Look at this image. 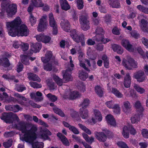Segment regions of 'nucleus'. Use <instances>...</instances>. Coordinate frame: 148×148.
Instances as JSON below:
<instances>
[{
  "label": "nucleus",
  "instance_id": "nucleus-1",
  "mask_svg": "<svg viewBox=\"0 0 148 148\" xmlns=\"http://www.w3.org/2000/svg\"><path fill=\"white\" fill-rule=\"evenodd\" d=\"M13 127L21 131L23 135L20 136V139L32 144V148L44 147V143L42 142H34L37 138L36 132L38 127L36 125L31 123L25 124L24 122H21L17 125H14Z\"/></svg>",
  "mask_w": 148,
  "mask_h": 148
},
{
  "label": "nucleus",
  "instance_id": "nucleus-2",
  "mask_svg": "<svg viewBox=\"0 0 148 148\" xmlns=\"http://www.w3.org/2000/svg\"><path fill=\"white\" fill-rule=\"evenodd\" d=\"M21 21L20 18L18 16L13 21L6 22V26L9 35L12 37L26 36L29 34V30L25 25L19 26Z\"/></svg>",
  "mask_w": 148,
  "mask_h": 148
},
{
  "label": "nucleus",
  "instance_id": "nucleus-3",
  "mask_svg": "<svg viewBox=\"0 0 148 148\" xmlns=\"http://www.w3.org/2000/svg\"><path fill=\"white\" fill-rule=\"evenodd\" d=\"M73 69H72L70 70H67L65 71H62V73L64 74L63 79V81L58 76L56 75L53 76V79L54 80L59 86L62 85L63 83H66L72 80V79L71 75V71Z\"/></svg>",
  "mask_w": 148,
  "mask_h": 148
},
{
  "label": "nucleus",
  "instance_id": "nucleus-4",
  "mask_svg": "<svg viewBox=\"0 0 148 148\" xmlns=\"http://www.w3.org/2000/svg\"><path fill=\"white\" fill-rule=\"evenodd\" d=\"M122 64L126 69L128 70H132L138 67L137 62L130 56H127L123 59Z\"/></svg>",
  "mask_w": 148,
  "mask_h": 148
},
{
  "label": "nucleus",
  "instance_id": "nucleus-5",
  "mask_svg": "<svg viewBox=\"0 0 148 148\" xmlns=\"http://www.w3.org/2000/svg\"><path fill=\"white\" fill-rule=\"evenodd\" d=\"M52 53L50 51H47L45 54V57L41 58V60L42 62L45 63L47 64L44 66V69L47 71H50L51 70L52 66L50 64H53L54 62L53 58H52Z\"/></svg>",
  "mask_w": 148,
  "mask_h": 148
},
{
  "label": "nucleus",
  "instance_id": "nucleus-6",
  "mask_svg": "<svg viewBox=\"0 0 148 148\" xmlns=\"http://www.w3.org/2000/svg\"><path fill=\"white\" fill-rule=\"evenodd\" d=\"M103 117L101 112L97 109H95L91 119L90 121H86L87 124H95L96 123H100L102 120Z\"/></svg>",
  "mask_w": 148,
  "mask_h": 148
},
{
  "label": "nucleus",
  "instance_id": "nucleus-7",
  "mask_svg": "<svg viewBox=\"0 0 148 148\" xmlns=\"http://www.w3.org/2000/svg\"><path fill=\"white\" fill-rule=\"evenodd\" d=\"M96 35L93 38L94 40L98 42H101L104 44L107 43L110 41L108 39L104 38H103V30L101 28H98L96 30Z\"/></svg>",
  "mask_w": 148,
  "mask_h": 148
},
{
  "label": "nucleus",
  "instance_id": "nucleus-8",
  "mask_svg": "<svg viewBox=\"0 0 148 148\" xmlns=\"http://www.w3.org/2000/svg\"><path fill=\"white\" fill-rule=\"evenodd\" d=\"M15 119L18 121L19 118L18 116L15 114H13L10 113H4L2 114L1 117V120H3L6 123H12V120L13 119Z\"/></svg>",
  "mask_w": 148,
  "mask_h": 148
},
{
  "label": "nucleus",
  "instance_id": "nucleus-9",
  "mask_svg": "<svg viewBox=\"0 0 148 148\" xmlns=\"http://www.w3.org/2000/svg\"><path fill=\"white\" fill-rule=\"evenodd\" d=\"M47 18V15H44L40 19V22L38 27V32L43 31L46 28L48 25Z\"/></svg>",
  "mask_w": 148,
  "mask_h": 148
},
{
  "label": "nucleus",
  "instance_id": "nucleus-10",
  "mask_svg": "<svg viewBox=\"0 0 148 148\" xmlns=\"http://www.w3.org/2000/svg\"><path fill=\"white\" fill-rule=\"evenodd\" d=\"M80 96L81 94L76 91H67L64 95V98H68L70 99H74L79 97Z\"/></svg>",
  "mask_w": 148,
  "mask_h": 148
},
{
  "label": "nucleus",
  "instance_id": "nucleus-11",
  "mask_svg": "<svg viewBox=\"0 0 148 148\" xmlns=\"http://www.w3.org/2000/svg\"><path fill=\"white\" fill-rule=\"evenodd\" d=\"M105 104L108 108L113 109V111L116 114H118L120 113V108L119 105L114 104V102L112 101L106 102Z\"/></svg>",
  "mask_w": 148,
  "mask_h": 148
},
{
  "label": "nucleus",
  "instance_id": "nucleus-12",
  "mask_svg": "<svg viewBox=\"0 0 148 148\" xmlns=\"http://www.w3.org/2000/svg\"><path fill=\"white\" fill-rule=\"evenodd\" d=\"M17 6L15 4L10 5L7 8L6 12L8 17H12L17 12Z\"/></svg>",
  "mask_w": 148,
  "mask_h": 148
},
{
  "label": "nucleus",
  "instance_id": "nucleus-13",
  "mask_svg": "<svg viewBox=\"0 0 148 148\" xmlns=\"http://www.w3.org/2000/svg\"><path fill=\"white\" fill-rule=\"evenodd\" d=\"M32 3L27 9V11L30 13L33 10L34 6L36 7H41L44 6V4L40 0H31Z\"/></svg>",
  "mask_w": 148,
  "mask_h": 148
},
{
  "label": "nucleus",
  "instance_id": "nucleus-14",
  "mask_svg": "<svg viewBox=\"0 0 148 148\" xmlns=\"http://www.w3.org/2000/svg\"><path fill=\"white\" fill-rule=\"evenodd\" d=\"M70 35L73 40L76 42H81L82 41L83 35L79 34L75 30L72 31Z\"/></svg>",
  "mask_w": 148,
  "mask_h": 148
},
{
  "label": "nucleus",
  "instance_id": "nucleus-15",
  "mask_svg": "<svg viewBox=\"0 0 148 148\" xmlns=\"http://www.w3.org/2000/svg\"><path fill=\"white\" fill-rule=\"evenodd\" d=\"M105 132V133L103 132H95V136L96 138L99 141L101 142H104L106 140L107 137L106 133V131H107L106 129L103 130Z\"/></svg>",
  "mask_w": 148,
  "mask_h": 148
},
{
  "label": "nucleus",
  "instance_id": "nucleus-16",
  "mask_svg": "<svg viewBox=\"0 0 148 148\" xmlns=\"http://www.w3.org/2000/svg\"><path fill=\"white\" fill-rule=\"evenodd\" d=\"M40 134L39 135V137L45 140H50L51 139L48 136L51 135V133L47 129L41 130Z\"/></svg>",
  "mask_w": 148,
  "mask_h": 148
},
{
  "label": "nucleus",
  "instance_id": "nucleus-17",
  "mask_svg": "<svg viewBox=\"0 0 148 148\" xmlns=\"http://www.w3.org/2000/svg\"><path fill=\"white\" fill-rule=\"evenodd\" d=\"M121 45L127 50L130 52L136 51V50L134 49V48L130 44L128 40L126 39L122 40Z\"/></svg>",
  "mask_w": 148,
  "mask_h": 148
},
{
  "label": "nucleus",
  "instance_id": "nucleus-18",
  "mask_svg": "<svg viewBox=\"0 0 148 148\" xmlns=\"http://www.w3.org/2000/svg\"><path fill=\"white\" fill-rule=\"evenodd\" d=\"M134 77L138 82L143 81L145 79V76L143 71H139L134 74Z\"/></svg>",
  "mask_w": 148,
  "mask_h": 148
},
{
  "label": "nucleus",
  "instance_id": "nucleus-19",
  "mask_svg": "<svg viewBox=\"0 0 148 148\" xmlns=\"http://www.w3.org/2000/svg\"><path fill=\"white\" fill-rule=\"evenodd\" d=\"M33 53L32 52H30L29 54H28L27 56L25 55H21V60L22 63L26 65H28L29 64L28 61V59L29 58L31 61L34 60L35 58L29 57V56L32 55Z\"/></svg>",
  "mask_w": 148,
  "mask_h": 148
},
{
  "label": "nucleus",
  "instance_id": "nucleus-20",
  "mask_svg": "<svg viewBox=\"0 0 148 148\" xmlns=\"http://www.w3.org/2000/svg\"><path fill=\"white\" fill-rule=\"evenodd\" d=\"M139 26L143 31L148 33V23L146 20L142 19L139 22Z\"/></svg>",
  "mask_w": 148,
  "mask_h": 148
},
{
  "label": "nucleus",
  "instance_id": "nucleus-21",
  "mask_svg": "<svg viewBox=\"0 0 148 148\" xmlns=\"http://www.w3.org/2000/svg\"><path fill=\"white\" fill-rule=\"evenodd\" d=\"M106 120L108 124L114 126H115L116 125V121L112 115H107L106 117Z\"/></svg>",
  "mask_w": 148,
  "mask_h": 148
},
{
  "label": "nucleus",
  "instance_id": "nucleus-22",
  "mask_svg": "<svg viewBox=\"0 0 148 148\" xmlns=\"http://www.w3.org/2000/svg\"><path fill=\"white\" fill-rule=\"evenodd\" d=\"M60 25L62 28L66 32L70 31V25L69 23L67 20H63L61 22Z\"/></svg>",
  "mask_w": 148,
  "mask_h": 148
},
{
  "label": "nucleus",
  "instance_id": "nucleus-23",
  "mask_svg": "<svg viewBox=\"0 0 148 148\" xmlns=\"http://www.w3.org/2000/svg\"><path fill=\"white\" fill-rule=\"evenodd\" d=\"M42 94L39 91H37L36 94L34 93H31L30 94L31 97L36 101L42 100H43V98L42 97Z\"/></svg>",
  "mask_w": 148,
  "mask_h": 148
},
{
  "label": "nucleus",
  "instance_id": "nucleus-24",
  "mask_svg": "<svg viewBox=\"0 0 148 148\" xmlns=\"http://www.w3.org/2000/svg\"><path fill=\"white\" fill-rule=\"evenodd\" d=\"M31 46V50L34 53L38 52L42 47L41 44L40 43H32Z\"/></svg>",
  "mask_w": 148,
  "mask_h": 148
},
{
  "label": "nucleus",
  "instance_id": "nucleus-25",
  "mask_svg": "<svg viewBox=\"0 0 148 148\" xmlns=\"http://www.w3.org/2000/svg\"><path fill=\"white\" fill-rule=\"evenodd\" d=\"M131 108L130 103L128 101L123 102V105L122 106L123 111L125 113H128L130 111Z\"/></svg>",
  "mask_w": 148,
  "mask_h": 148
},
{
  "label": "nucleus",
  "instance_id": "nucleus-26",
  "mask_svg": "<svg viewBox=\"0 0 148 148\" xmlns=\"http://www.w3.org/2000/svg\"><path fill=\"white\" fill-rule=\"evenodd\" d=\"M60 1L61 8L62 10L67 11L70 8V6L66 0H60Z\"/></svg>",
  "mask_w": 148,
  "mask_h": 148
},
{
  "label": "nucleus",
  "instance_id": "nucleus-27",
  "mask_svg": "<svg viewBox=\"0 0 148 148\" xmlns=\"http://www.w3.org/2000/svg\"><path fill=\"white\" fill-rule=\"evenodd\" d=\"M57 136L60 139L64 145L67 146L69 145V143L68 140L66 137L65 136H63L61 133H58L57 134Z\"/></svg>",
  "mask_w": 148,
  "mask_h": 148
},
{
  "label": "nucleus",
  "instance_id": "nucleus-28",
  "mask_svg": "<svg viewBox=\"0 0 148 148\" xmlns=\"http://www.w3.org/2000/svg\"><path fill=\"white\" fill-rule=\"evenodd\" d=\"M111 46L113 50L118 53L122 54L123 53V49L121 46L115 44H112Z\"/></svg>",
  "mask_w": 148,
  "mask_h": 148
},
{
  "label": "nucleus",
  "instance_id": "nucleus-29",
  "mask_svg": "<svg viewBox=\"0 0 148 148\" xmlns=\"http://www.w3.org/2000/svg\"><path fill=\"white\" fill-rule=\"evenodd\" d=\"M131 84V77L128 74L126 75L125 77L123 84L125 87L126 88H128L130 86Z\"/></svg>",
  "mask_w": 148,
  "mask_h": 148
},
{
  "label": "nucleus",
  "instance_id": "nucleus-30",
  "mask_svg": "<svg viewBox=\"0 0 148 148\" xmlns=\"http://www.w3.org/2000/svg\"><path fill=\"white\" fill-rule=\"evenodd\" d=\"M49 23L50 26L52 27L57 26V25L55 20L53 14L51 13L49 15Z\"/></svg>",
  "mask_w": 148,
  "mask_h": 148
},
{
  "label": "nucleus",
  "instance_id": "nucleus-31",
  "mask_svg": "<svg viewBox=\"0 0 148 148\" xmlns=\"http://www.w3.org/2000/svg\"><path fill=\"white\" fill-rule=\"evenodd\" d=\"M28 78L30 80L36 81L38 82H40V78L36 75L32 73H30L28 74Z\"/></svg>",
  "mask_w": 148,
  "mask_h": 148
},
{
  "label": "nucleus",
  "instance_id": "nucleus-32",
  "mask_svg": "<svg viewBox=\"0 0 148 148\" xmlns=\"http://www.w3.org/2000/svg\"><path fill=\"white\" fill-rule=\"evenodd\" d=\"M86 64L88 65V66L90 67L91 66L90 63V62L88 60H85V64H84V70H85L87 71L86 73H85V74L84 73V79H86L88 77V73L89 72V69L87 68L86 66L85 65V64Z\"/></svg>",
  "mask_w": 148,
  "mask_h": 148
},
{
  "label": "nucleus",
  "instance_id": "nucleus-33",
  "mask_svg": "<svg viewBox=\"0 0 148 148\" xmlns=\"http://www.w3.org/2000/svg\"><path fill=\"white\" fill-rule=\"evenodd\" d=\"M122 134L123 136L126 138H127L129 137V134L127 127L124 126L123 128Z\"/></svg>",
  "mask_w": 148,
  "mask_h": 148
},
{
  "label": "nucleus",
  "instance_id": "nucleus-34",
  "mask_svg": "<svg viewBox=\"0 0 148 148\" xmlns=\"http://www.w3.org/2000/svg\"><path fill=\"white\" fill-rule=\"evenodd\" d=\"M95 92L97 95L100 97H101L103 95V89L100 86H97L95 87Z\"/></svg>",
  "mask_w": 148,
  "mask_h": 148
},
{
  "label": "nucleus",
  "instance_id": "nucleus-35",
  "mask_svg": "<svg viewBox=\"0 0 148 148\" xmlns=\"http://www.w3.org/2000/svg\"><path fill=\"white\" fill-rule=\"evenodd\" d=\"M110 5L113 8H118L120 7V3L118 0H114L109 2Z\"/></svg>",
  "mask_w": 148,
  "mask_h": 148
},
{
  "label": "nucleus",
  "instance_id": "nucleus-36",
  "mask_svg": "<svg viewBox=\"0 0 148 148\" xmlns=\"http://www.w3.org/2000/svg\"><path fill=\"white\" fill-rule=\"evenodd\" d=\"M112 92L118 98H121L123 96V95L116 88H113L112 90Z\"/></svg>",
  "mask_w": 148,
  "mask_h": 148
},
{
  "label": "nucleus",
  "instance_id": "nucleus-37",
  "mask_svg": "<svg viewBox=\"0 0 148 148\" xmlns=\"http://www.w3.org/2000/svg\"><path fill=\"white\" fill-rule=\"evenodd\" d=\"M15 96L18 98V102L21 105H25V103H26L25 102H21V100H23L25 101L26 99L23 96H21L20 95L16 93L15 94Z\"/></svg>",
  "mask_w": 148,
  "mask_h": 148
},
{
  "label": "nucleus",
  "instance_id": "nucleus-38",
  "mask_svg": "<svg viewBox=\"0 0 148 148\" xmlns=\"http://www.w3.org/2000/svg\"><path fill=\"white\" fill-rule=\"evenodd\" d=\"M0 65L5 67H7L10 66V63L7 58H4L3 59H0Z\"/></svg>",
  "mask_w": 148,
  "mask_h": 148
},
{
  "label": "nucleus",
  "instance_id": "nucleus-39",
  "mask_svg": "<svg viewBox=\"0 0 148 148\" xmlns=\"http://www.w3.org/2000/svg\"><path fill=\"white\" fill-rule=\"evenodd\" d=\"M78 52L79 53V55L78 56V60H79V64L80 66L82 67H83V53L81 52L80 49L78 50Z\"/></svg>",
  "mask_w": 148,
  "mask_h": 148
},
{
  "label": "nucleus",
  "instance_id": "nucleus-40",
  "mask_svg": "<svg viewBox=\"0 0 148 148\" xmlns=\"http://www.w3.org/2000/svg\"><path fill=\"white\" fill-rule=\"evenodd\" d=\"M134 106L137 110V111L140 112L143 110V108L139 101H137L135 103Z\"/></svg>",
  "mask_w": 148,
  "mask_h": 148
},
{
  "label": "nucleus",
  "instance_id": "nucleus-41",
  "mask_svg": "<svg viewBox=\"0 0 148 148\" xmlns=\"http://www.w3.org/2000/svg\"><path fill=\"white\" fill-rule=\"evenodd\" d=\"M136 7L140 11L148 14V8L145 7L141 5H138Z\"/></svg>",
  "mask_w": 148,
  "mask_h": 148
},
{
  "label": "nucleus",
  "instance_id": "nucleus-42",
  "mask_svg": "<svg viewBox=\"0 0 148 148\" xmlns=\"http://www.w3.org/2000/svg\"><path fill=\"white\" fill-rule=\"evenodd\" d=\"M131 122L132 123H137L140 120V116L138 115H135L132 116L131 119Z\"/></svg>",
  "mask_w": 148,
  "mask_h": 148
},
{
  "label": "nucleus",
  "instance_id": "nucleus-43",
  "mask_svg": "<svg viewBox=\"0 0 148 148\" xmlns=\"http://www.w3.org/2000/svg\"><path fill=\"white\" fill-rule=\"evenodd\" d=\"M53 110L54 112L56 114H58L61 116H64V113L59 109L55 107L53 108Z\"/></svg>",
  "mask_w": 148,
  "mask_h": 148
},
{
  "label": "nucleus",
  "instance_id": "nucleus-44",
  "mask_svg": "<svg viewBox=\"0 0 148 148\" xmlns=\"http://www.w3.org/2000/svg\"><path fill=\"white\" fill-rule=\"evenodd\" d=\"M84 138L87 142L90 144L92 143L94 140V138L93 137H89L87 135H84Z\"/></svg>",
  "mask_w": 148,
  "mask_h": 148
},
{
  "label": "nucleus",
  "instance_id": "nucleus-45",
  "mask_svg": "<svg viewBox=\"0 0 148 148\" xmlns=\"http://www.w3.org/2000/svg\"><path fill=\"white\" fill-rule=\"evenodd\" d=\"M12 140L11 139H9L8 140L4 142L3 145L5 148H8L11 146Z\"/></svg>",
  "mask_w": 148,
  "mask_h": 148
},
{
  "label": "nucleus",
  "instance_id": "nucleus-46",
  "mask_svg": "<svg viewBox=\"0 0 148 148\" xmlns=\"http://www.w3.org/2000/svg\"><path fill=\"white\" fill-rule=\"evenodd\" d=\"M84 31H86L90 28L88 18H84Z\"/></svg>",
  "mask_w": 148,
  "mask_h": 148
},
{
  "label": "nucleus",
  "instance_id": "nucleus-47",
  "mask_svg": "<svg viewBox=\"0 0 148 148\" xmlns=\"http://www.w3.org/2000/svg\"><path fill=\"white\" fill-rule=\"evenodd\" d=\"M134 49H135L136 51L134 52V53H136L137 52V51H138V53L142 56V57L145 59V56L144 52L140 47H138L137 49L134 48Z\"/></svg>",
  "mask_w": 148,
  "mask_h": 148
},
{
  "label": "nucleus",
  "instance_id": "nucleus-48",
  "mask_svg": "<svg viewBox=\"0 0 148 148\" xmlns=\"http://www.w3.org/2000/svg\"><path fill=\"white\" fill-rule=\"evenodd\" d=\"M47 97L50 101L54 102L57 99V97L55 95H52L50 93L48 94L47 95Z\"/></svg>",
  "mask_w": 148,
  "mask_h": 148
},
{
  "label": "nucleus",
  "instance_id": "nucleus-49",
  "mask_svg": "<svg viewBox=\"0 0 148 148\" xmlns=\"http://www.w3.org/2000/svg\"><path fill=\"white\" fill-rule=\"evenodd\" d=\"M134 87L137 92L140 94L143 93L145 92V90L144 88L140 87L136 84L134 85Z\"/></svg>",
  "mask_w": 148,
  "mask_h": 148
},
{
  "label": "nucleus",
  "instance_id": "nucleus-50",
  "mask_svg": "<svg viewBox=\"0 0 148 148\" xmlns=\"http://www.w3.org/2000/svg\"><path fill=\"white\" fill-rule=\"evenodd\" d=\"M29 21L32 26H33L34 25L36 22V18L34 17L31 13H30Z\"/></svg>",
  "mask_w": 148,
  "mask_h": 148
},
{
  "label": "nucleus",
  "instance_id": "nucleus-51",
  "mask_svg": "<svg viewBox=\"0 0 148 148\" xmlns=\"http://www.w3.org/2000/svg\"><path fill=\"white\" fill-rule=\"evenodd\" d=\"M3 95L5 97H2V95L0 94V101H3V102H9V101L8 100V96L6 93L3 92Z\"/></svg>",
  "mask_w": 148,
  "mask_h": 148
},
{
  "label": "nucleus",
  "instance_id": "nucleus-52",
  "mask_svg": "<svg viewBox=\"0 0 148 148\" xmlns=\"http://www.w3.org/2000/svg\"><path fill=\"white\" fill-rule=\"evenodd\" d=\"M117 145L120 148H129L127 145L124 142L120 141L117 143Z\"/></svg>",
  "mask_w": 148,
  "mask_h": 148
},
{
  "label": "nucleus",
  "instance_id": "nucleus-53",
  "mask_svg": "<svg viewBox=\"0 0 148 148\" xmlns=\"http://www.w3.org/2000/svg\"><path fill=\"white\" fill-rule=\"evenodd\" d=\"M134 92V90L129 89L125 92L124 94L127 97H130L133 96Z\"/></svg>",
  "mask_w": 148,
  "mask_h": 148
},
{
  "label": "nucleus",
  "instance_id": "nucleus-54",
  "mask_svg": "<svg viewBox=\"0 0 148 148\" xmlns=\"http://www.w3.org/2000/svg\"><path fill=\"white\" fill-rule=\"evenodd\" d=\"M29 84L32 87L34 88H39L42 87L40 84H39L36 82H30Z\"/></svg>",
  "mask_w": 148,
  "mask_h": 148
},
{
  "label": "nucleus",
  "instance_id": "nucleus-55",
  "mask_svg": "<svg viewBox=\"0 0 148 148\" xmlns=\"http://www.w3.org/2000/svg\"><path fill=\"white\" fill-rule=\"evenodd\" d=\"M129 34L131 36L135 38H138L140 36L135 31H133L131 32H130Z\"/></svg>",
  "mask_w": 148,
  "mask_h": 148
},
{
  "label": "nucleus",
  "instance_id": "nucleus-56",
  "mask_svg": "<svg viewBox=\"0 0 148 148\" xmlns=\"http://www.w3.org/2000/svg\"><path fill=\"white\" fill-rule=\"evenodd\" d=\"M120 29L117 27H114L112 29V32L114 34L118 35L120 34Z\"/></svg>",
  "mask_w": 148,
  "mask_h": 148
},
{
  "label": "nucleus",
  "instance_id": "nucleus-57",
  "mask_svg": "<svg viewBox=\"0 0 148 148\" xmlns=\"http://www.w3.org/2000/svg\"><path fill=\"white\" fill-rule=\"evenodd\" d=\"M45 35L42 34H40L37 35L36 36V40L38 41H41L42 42Z\"/></svg>",
  "mask_w": 148,
  "mask_h": 148
},
{
  "label": "nucleus",
  "instance_id": "nucleus-58",
  "mask_svg": "<svg viewBox=\"0 0 148 148\" xmlns=\"http://www.w3.org/2000/svg\"><path fill=\"white\" fill-rule=\"evenodd\" d=\"M88 117L89 113L87 110L86 109L85 110H84V119H85V121L84 120V122H85V123H86V122L85 121H87L88 120L89 121L88 119H87Z\"/></svg>",
  "mask_w": 148,
  "mask_h": 148
},
{
  "label": "nucleus",
  "instance_id": "nucleus-59",
  "mask_svg": "<svg viewBox=\"0 0 148 148\" xmlns=\"http://www.w3.org/2000/svg\"><path fill=\"white\" fill-rule=\"evenodd\" d=\"M77 7L79 9H82L83 8L82 0H77Z\"/></svg>",
  "mask_w": 148,
  "mask_h": 148
},
{
  "label": "nucleus",
  "instance_id": "nucleus-60",
  "mask_svg": "<svg viewBox=\"0 0 148 148\" xmlns=\"http://www.w3.org/2000/svg\"><path fill=\"white\" fill-rule=\"evenodd\" d=\"M12 111L14 112H18L20 110H21L22 108L18 105H16L12 106Z\"/></svg>",
  "mask_w": 148,
  "mask_h": 148
},
{
  "label": "nucleus",
  "instance_id": "nucleus-61",
  "mask_svg": "<svg viewBox=\"0 0 148 148\" xmlns=\"http://www.w3.org/2000/svg\"><path fill=\"white\" fill-rule=\"evenodd\" d=\"M69 130L76 134H78L79 133L78 130L75 127L73 126H71V127L69 128Z\"/></svg>",
  "mask_w": 148,
  "mask_h": 148
},
{
  "label": "nucleus",
  "instance_id": "nucleus-62",
  "mask_svg": "<svg viewBox=\"0 0 148 148\" xmlns=\"http://www.w3.org/2000/svg\"><path fill=\"white\" fill-rule=\"evenodd\" d=\"M141 41L146 48H148V40L145 38H142Z\"/></svg>",
  "mask_w": 148,
  "mask_h": 148
},
{
  "label": "nucleus",
  "instance_id": "nucleus-63",
  "mask_svg": "<svg viewBox=\"0 0 148 148\" xmlns=\"http://www.w3.org/2000/svg\"><path fill=\"white\" fill-rule=\"evenodd\" d=\"M142 134L143 136L145 138H148V130L144 129L142 131Z\"/></svg>",
  "mask_w": 148,
  "mask_h": 148
},
{
  "label": "nucleus",
  "instance_id": "nucleus-64",
  "mask_svg": "<svg viewBox=\"0 0 148 148\" xmlns=\"http://www.w3.org/2000/svg\"><path fill=\"white\" fill-rule=\"evenodd\" d=\"M51 39V38L49 36H45L42 42L45 43H48L49 42Z\"/></svg>",
  "mask_w": 148,
  "mask_h": 148
}]
</instances>
